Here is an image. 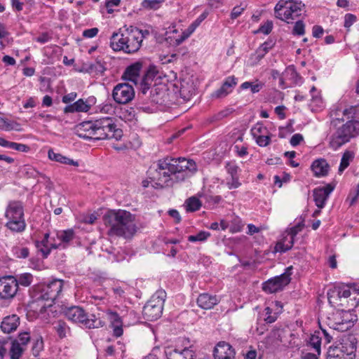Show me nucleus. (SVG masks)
I'll return each instance as SVG.
<instances>
[{
    "instance_id": "1",
    "label": "nucleus",
    "mask_w": 359,
    "mask_h": 359,
    "mask_svg": "<svg viewBox=\"0 0 359 359\" xmlns=\"http://www.w3.org/2000/svg\"><path fill=\"white\" fill-rule=\"evenodd\" d=\"M196 170V163L193 160L166 157L154 163L148 172L150 179L158 187L165 188L173 185L174 177L177 180L183 181L188 176V172H194Z\"/></svg>"
},
{
    "instance_id": "2",
    "label": "nucleus",
    "mask_w": 359,
    "mask_h": 359,
    "mask_svg": "<svg viewBox=\"0 0 359 359\" xmlns=\"http://www.w3.org/2000/svg\"><path fill=\"white\" fill-rule=\"evenodd\" d=\"M75 130L79 137L85 140H120L123 136V130L117 127L114 119L109 116L82 122L76 126Z\"/></svg>"
},
{
    "instance_id": "3",
    "label": "nucleus",
    "mask_w": 359,
    "mask_h": 359,
    "mask_svg": "<svg viewBox=\"0 0 359 359\" xmlns=\"http://www.w3.org/2000/svg\"><path fill=\"white\" fill-rule=\"evenodd\" d=\"M103 219L104 224L108 227V235L110 236H115L130 239L137 232L135 216L128 211L110 210L104 215Z\"/></svg>"
},
{
    "instance_id": "4",
    "label": "nucleus",
    "mask_w": 359,
    "mask_h": 359,
    "mask_svg": "<svg viewBox=\"0 0 359 359\" xmlns=\"http://www.w3.org/2000/svg\"><path fill=\"white\" fill-rule=\"evenodd\" d=\"M139 29L130 26L120 29L118 32H114L110 38V47L114 51H123L127 54L137 52L142 45L140 44Z\"/></svg>"
},
{
    "instance_id": "5",
    "label": "nucleus",
    "mask_w": 359,
    "mask_h": 359,
    "mask_svg": "<svg viewBox=\"0 0 359 359\" xmlns=\"http://www.w3.org/2000/svg\"><path fill=\"white\" fill-rule=\"evenodd\" d=\"M64 281L54 279L46 283H39L34 285L29 290L30 295L34 302L44 301L49 302L50 306L62 292Z\"/></svg>"
},
{
    "instance_id": "6",
    "label": "nucleus",
    "mask_w": 359,
    "mask_h": 359,
    "mask_svg": "<svg viewBox=\"0 0 359 359\" xmlns=\"http://www.w3.org/2000/svg\"><path fill=\"white\" fill-rule=\"evenodd\" d=\"M4 217L6 220L5 226L11 232L20 233L26 229L27 224L22 202L19 201L8 202Z\"/></svg>"
},
{
    "instance_id": "7",
    "label": "nucleus",
    "mask_w": 359,
    "mask_h": 359,
    "mask_svg": "<svg viewBox=\"0 0 359 359\" xmlns=\"http://www.w3.org/2000/svg\"><path fill=\"white\" fill-rule=\"evenodd\" d=\"M65 317L70 321L80 324L88 329L102 327L105 323L95 315H88L85 310L80 306H71L65 310Z\"/></svg>"
},
{
    "instance_id": "8",
    "label": "nucleus",
    "mask_w": 359,
    "mask_h": 359,
    "mask_svg": "<svg viewBox=\"0 0 359 359\" xmlns=\"http://www.w3.org/2000/svg\"><path fill=\"white\" fill-rule=\"evenodd\" d=\"M356 341L351 337H344L330 346L326 359H355Z\"/></svg>"
},
{
    "instance_id": "9",
    "label": "nucleus",
    "mask_w": 359,
    "mask_h": 359,
    "mask_svg": "<svg viewBox=\"0 0 359 359\" xmlns=\"http://www.w3.org/2000/svg\"><path fill=\"white\" fill-rule=\"evenodd\" d=\"M304 4L293 0H280L274 8L276 18L290 23L301 15Z\"/></svg>"
},
{
    "instance_id": "10",
    "label": "nucleus",
    "mask_w": 359,
    "mask_h": 359,
    "mask_svg": "<svg viewBox=\"0 0 359 359\" xmlns=\"http://www.w3.org/2000/svg\"><path fill=\"white\" fill-rule=\"evenodd\" d=\"M359 135V121L351 120L338 128L332 135L331 146L337 149Z\"/></svg>"
},
{
    "instance_id": "11",
    "label": "nucleus",
    "mask_w": 359,
    "mask_h": 359,
    "mask_svg": "<svg viewBox=\"0 0 359 359\" xmlns=\"http://www.w3.org/2000/svg\"><path fill=\"white\" fill-rule=\"evenodd\" d=\"M164 297L165 292L163 291H158L152 296L143 307L142 313L144 318L153 321L161 316L165 302Z\"/></svg>"
},
{
    "instance_id": "12",
    "label": "nucleus",
    "mask_w": 359,
    "mask_h": 359,
    "mask_svg": "<svg viewBox=\"0 0 359 359\" xmlns=\"http://www.w3.org/2000/svg\"><path fill=\"white\" fill-rule=\"evenodd\" d=\"M292 266L286 268L285 271L280 276L269 279L263 283L262 289L268 293H276L282 290L291 281Z\"/></svg>"
},
{
    "instance_id": "13",
    "label": "nucleus",
    "mask_w": 359,
    "mask_h": 359,
    "mask_svg": "<svg viewBox=\"0 0 359 359\" xmlns=\"http://www.w3.org/2000/svg\"><path fill=\"white\" fill-rule=\"evenodd\" d=\"M114 100L121 104L130 102L135 97V90L128 83H118L112 91Z\"/></svg>"
},
{
    "instance_id": "14",
    "label": "nucleus",
    "mask_w": 359,
    "mask_h": 359,
    "mask_svg": "<svg viewBox=\"0 0 359 359\" xmlns=\"http://www.w3.org/2000/svg\"><path fill=\"white\" fill-rule=\"evenodd\" d=\"M15 277L6 276L0 278V299L11 300L18 292Z\"/></svg>"
},
{
    "instance_id": "15",
    "label": "nucleus",
    "mask_w": 359,
    "mask_h": 359,
    "mask_svg": "<svg viewBox=\"0 0 359 359\" xmlns=\"http://www.w3.org/2000/svg\"><path fill=\"white\" fill-rule=\"evenodd\" d=\"M334 189V185L327 184L323 187H318L313 189V196L316 205L318 208H323L330 194Z\"/></svg>"
},
{
    "instance_id": "16",
    "label": "nucleus",
    "mask_w": 359,
    "mask_h": 359,
    "mask_svg": "<svg viewBox=\"0 0 359 359\" xmlns=\"http://www.w3.org/2000/svg\"><path fill=\"white\" fill-rule=\"evenodd\" d=\"M168 359H195V353L191 347L172 348L168 347L165 350Z\"/></svg>"
},
{
    "instance_id": "17",
    "label": "nucleus",
    "mask_w": 359,
    "mask_h": 359,
    "mask_svg": "<svg viewBox=\"0 0 359 359\" xmlns=\"http://www.w3.org/2000/svg\"><path fill=\"white\" fill-rule=\"evenodd\" d=\"M215 359H234L235 351L225 341L219 342L214 350Z\"/></svg>"
},
{
    "instance_id": "18",
    "label": "nucleus",
    "mask_w": 359,
    "mask_h": 359,
    "mask_svg": "<svg viewBox=\"0 0 359 359\" xmlns=\"http://www.w3.org/2000/svg\"><path fill=\"white\" fill-rule=\"evenodd\" d=\"M357 320V316L350 311H344L340 313V317L335 322V330L344 331L348 330Z\"/></svg>"
},
{
    "instance_id": "19",
    "label": "nucleus",
    "mask_w": 359,
    "mask_h": 359,
    "mask_svg": "<svg viewBox=\"0 0 359 359\" xmlns=\"http://www.w3.org/2000/svg\"><path fill=\"white\" fill-rule=\"evenodd\" d=\"M237 84V79L232 76L227 77L222 86L212 94L213 98H222L230 93Z\"/></svg>"
},
{
    "instance_id": "20",
    "label": "nucleus",
    "mask_w": 359,
    "mask_h": 359,
    "mask_svg": "<svg viewBox=\"0 0 359 359\" xmlns=\"http://www.w3.org/2000/svg\"><path fill=\"white\" fill-rule=\"evenodd\" d=\"M220 302V299L215 294L202 293L197 298V304L203 309H211Z\"/></svg>"
},
{
    "instance_id": "21",
    "label": "nucleus",
    "mask_w": 359,
    "mask_h": 359,
    "mask_svg": "<svg viewBox=\"0 0 359 359\" xmlns=\"http://www.w3.org/2000/svg\"><path fill=\"white\" fill-rule=\"evenodd\" d=\"M330 168L329 163L325 158L316 159L311 165V169L316 177L327 176L329 173Z\"/></svg>"
},
{
    "instance_id": "22",
    "label": "nucleus",
    "mask_w": 359,
    "mask_h": 359,
    "mask_svg": "<svg viewBox=\"0 0 359 359\" xmlns=\"http://www.w3.org/2000/svg\"><path fill=\"white\" fill-rule=\"evenodd\" d=\"M20 318L16 314H12L4 318L1 324V329L4 333H11L18 328L20 325Z\"/></svg>"
},
{
    "instance_id": "23",
    "label": "nucleus",
    "mask_w": 359,
    "mask_h": 359,
    "mask_svg": "<svg viewBox=\"0 0 359 359\" xmlns=\"http://www.w3.org/2000/svg\"><path fill=\"white\" fill-rule=\"evenodd\" d=\"M94 98L89 99L88 101H84L83 99H79L74 103L66 106L64 109V112L74 113V112H87L90 109V104L88 102L93 101Z\"/></svg>"
},
{
    "instance_id": "24",
    "label": "nucleus",
    "mask_w": 359,
    "mask_h": 359,
    "mask_svg": "<svg viewBox=\"0 0 359 359\" xmlns=\"http://www.w3.org/2000/svg\"><path fill=\"white\" fill-rule=\"evenodd\" d=\"M142 67L141 62L132 64L126 69L123 77L126 80L137 83Z\"/></svg>"
},
{
    "instance_id": "25",
    "label": "nucleus",
    "mask_w": 359,
    "mask_h": 359,
    "mask_svg": "<svg viewBox=\"0 0 359 359\" xmlns=\"http://www.w3.org/2000/svg\"><path fill=\"white\" fill-rule=\"evenodd\" d=\"M57 238L60 243L57 245L59 247L65 248L67 245L75 238V233L73 229H67L59 231L57 233Z\"/></svg>"
},
{
    "instance_id": "26",
    "label": "nucleus",
    "mask_w": 359,
    "mask_h": 359,
    "mask_svg": "<svg viewBox=\"0 0 359 359\" xmlns=\"http://www.w3.org/2000/svg\"><path fill=\"white\" fill-rule=\"evenodd\" d=\"M48 156L51 161H54L63 164L72 165L74 166L79 165L77 161H74L73 159H70L67 156L62 155L61 154L55 153L51 149L48 150Z\"/></svg>"
},
{
    "instance_id": "27",
    "label": "nucleus",
    "mask_w": 359,
    "mask_h": 359,
    "mask_svg": "<svg viewBox=\"0 0 359 359\" xmlns=\"http://www.w3.org/2000/svg\"><path fill=\"white\" fill-rule=\"evenodd\" d=\"M322 336L320 331H315L311 334L308 341V344L313 348L318 355L321 353Z\"/></svg>"
},
{
    "instance_id": "28",
    "label": "nucleus",
    "mask_w": 359,
    "mask_h": 359,
    "mask_svg": "<svg viewBox=\"0 0 359 359\" xmlns=\"http://www.w3.org/2000/svg\"><path fill=\"white\" fill-rule=\"evenodd\" d=\"M294 242V238L287 234V236H284L281 241L276 244L275 248L276 251L285 252L292 248Z\"/></svg>"
},
{
    "instance_id": "29",
    "label": "nucleus",
    "mask_w": 359,
    "mask_h": 359,
    "mask_svg": "<svg viewBox=\"0 0 359 359\" xmlns=\"http://www.w3.org/2000/svg\"><path fill=\"white\" fill-rule=\"evenodd\" d=\"M25 348L20 344L18 340H12L11 346L9 350V355L11 359H20Z\"/></svg>"
},
{
    "instance_id": "30",
    "label": "nucleus",
    "mask_w": 359,
    "mask_h": 359,
    "mask_svg": "<svg viewBox=\"0 0 359 359\" xmlns=\"http://www.w3.org/2000/svg\"><path fill=\"white\" fill-rule=\"evenodd\" d=\"M14 277L18 289L19 288V286L29 287L31 285L34 280V276L30 273H23Z\"/></svg>"
},
{
    "instance_id": "31",
    "label": "nucleus",
    "mask_w": 359,
    "mask_h": 359,
    "mask_svg": "<svg viewBox=\"0 0 359 359\" xmlns=\"http://www.w3.org/2000/svg\"><path fill=\"white\" fill-rule=\"evenodd\" d=\"M53 329L60 339L66 337L67 334L70 331L69 327L62 320L55 322Z\"/></svg>"
},
{
    "instance_id": "32",
    "label": "nucleus",
    "mask_w": 359,
    "mask_h": 359,
    "mask_svg": "<svg viewBox=\"0 0 359 359\" xmlns=\"http://www.w3.org/2000/svg\"><path fill=\"white\" fill-rule=\"evenodd\" d=\"M184 205L187 212H195L201 208L202 203L197 197L191 196L186 200Z\"/></svg>"
},
{
    "instance_id": "33",
    "label": "nucleus",
    "mask_w": 359,
    "mask_h": 359,
    "mask_svg": "<svg viewBox=\"0 0 359 359\" xmlns=\"http://www.w3.org/2000/svg\"><path fill=\"white\" fill-rule=\"evenodd\" d=\"M106 70L105 62L102 60H97L95 62L91 63L88 66V72L90 73L102 74Z\"/></svg>"
},
{
    "instance_id": "34",
    "label": "nucleus",
    "mask_w": 359,
    "mask_h": 359,
    "mask_svg": "<svg viewBox=\"0 0 359 359\" xmlns=\"http://www.w3.org/2000/svg\"><path fill=\"white\" fill-rule=\"evenodd\" d=\"M263 86L264 83L261 82L253 83L250 81H245L241 85L240 88L242 90H246L250 88V91L252 93H256L259 92L261 89L263 88Z\"/></svg>"
},
{
    "instance_id": "35",
    "label": "nucleus",
    "mask_w": 359,
    "mask_h": 359,
    "mask_svg": "<svg viewBox=\"0 0 359 359\" xmlns=\"http://www.w3.org/2000/svg\"><path fill=\"white\" fill-rule=\"evenodd\" d=\"M210 236V233L208 231H201L196 235H191L188 236V241L189 242H203L206 241Z\"/></svg>"
},
{
    "instance_id": "36",
    "label": "nucleus",
    "mask_w": 359,
    "mask_h": 359,
    "mask_svg": "<svg viewBox=\"0 0 359 359\" xmlns=\"http://www.w3.org/2000/svg\"><path fill=\"white\" fill-rule=\"evenodd\" d=\"M352 158L353 155L351 152L346 151L344 153L339 167V172H342L349 165L350 161Z\"/></svg>"
},
{
    "instance_id": "37",
    "label": "nucleus",
    "mask_w": 359,
    "mask_h": 359,
    "mask_svg": "<svg viewBox=\"0 0 359 359\" xmlns=\"http://www.w3.org/2000/svg\"><path fill=\"white\" fill-rule=\"evenodd\" d=\"M339 294H340V291L339 290L338 287H334L332 289H330L327 291V294L329 303L331 304H335L336 303L335 301L340 299Z\"/></svg>"
},
{
    "instance_id": "38",
    "label": "nucleus",
    "mask_w": 359,
    "mask_h": 359,
    "mask_svg": "<svg viewBox=\"0 0 359 359\" xmlns=\"http://www.w3.org/2000/svg\"><path fill=\"white\" fill-rule=\"evenodd\" d=\"M199 196L205 200V203L209 205L218 204L221 201L222 198L220 196H212L207 194H199Z\"/></svg>"
},
{
    "instance_id": "39",
    "label": "nucleus",
    "mask_w": 359,
    "mask_h": 359,
    "mask_svg": "<svg viewBox=\"0 0 359 359\" xmlns=\"http://www.w3.org/2000/svg\"><path fill=\"white\" fill-rule=\"evenodd\" d=\"M359 197V184L355 189L350 191V193L346 200L348 203L349 206L353 205Z\"/></svg>"
},
{
    "instance_id": "40",
    "label": "nucleus",
    "mask_w": 359,
    "mask_h": 359,
    "mask_svg": "<svg viewBox=\"0 0 359 359\" xmlns=\"http://www.w3.org/2000/svg\"><path fill=\"white\" fill-rule=\"evenodd\" d=\"M164 1L165 0H144L142 2V6L144 8L157 9Z\"/></svg>"
},
{
    "instance_id": "41",
    "label": "nucleus",
    "mask_w": 359,
    "mask_h": 359,
    "mask_svg": "<svg viewBox=\"0 0 359 359\" xmlns=\"http://www.w3.org/2000/svg\"><path fill=\"white\" fill-rule=\"evenodd\" d=\"M208 13L205 11L187 28L189 33H193L195 29L208 17Z\"/></svg>"
},
{
    "instance_id": "42",
    "label": "nucleus",
    "mask_w": 359,
    "mask_h": 359,
    "mask_svg": "<svg viewBox=\"0 0 359 359\" xmlns=\"http://www.w3.org/2000/svg\"><path fill=\"white\" fill-rule=\"evenodd\" d=\"M43 348V341L41 337L38 338L34 343L32 346V354L34 356L39 355L41 351Z\"/></svg>"
},
{
    "instance_id": "43",
    "label": "nucleus",
    "mask_w": 359,
    "mask_h": 359,
    "mask_svg": "<svg viewBox=\"0 0 359 359\" xmlns=\"http://www.w3.org/2000/svg\"><path fill=\"white\" fill-rule=\"evenodd\" d=\"M245 8L246 6H243L242 4L239 6L233 7L230 14L231 19L235 20L238 18L244 12Z\"/></svg>"
},
{
    "instance_id": "44",
    "label": "nucleus",
    "mask_w": 359,
    "mask_h": 359,
    "mask_svg": "<svg viewBox=\"0 0 359 359\" xmlns=\"http://www.w3.org/2000/svg\"><path fill=\"white\" fill-rule=\"evenodd\" d=\"M305 33V25L302 20H298L296 22L293 30L292 34L297 35H303Z\"/></svg>"
},
{
    "instance_id": "45",
    "label": "nucleus",
    "mask_w": 359,
    "mask_h": 359,
    "mask_svg": "<svg viewBox=\"0 0 359 359\" xmlns=\"http://www.w3.org/2000/svg\"><path fill=\"white\" fill-rule=\"evenodd\" d=\"M15 340H18L20 344H21L22 347L25 348L30 341L29 333L27 332H21L19 334L18 339H15Z\"/></svg>"
},
{
    "instance_id": "46",
    "label": "nucleus",
    "mask_w": 359,
    "mask_h": 359,
    "mask_svg": "<svg viewBox=\"0 0 359 359\" xmlns=\"http://www.w3.org/2000/svg\"><path fill=\"white\" fill-rule=\"evenodd\" d=\"M356 16L352 13H347L344 16V27L347 29L350 28L356 21Z\"/></svg>"
},
{
    "instance_id": "47",
    "label": "nucleus",
    "mask_w": 359,
    "mask_h": 359,
    "mask_svg": "<svg viewBox=\"0 0 359 359\" xmlns=\"http://www.w3.org/2000/svg\"><path fill=\"white\" fill-rule=\"evenodd\" d=\"M42 253L43 257L44 258H46L48 255L50 253V250L52 248L56 249L58 248V246L55 243H50V246H41V247H36Z\"/></svg>"
},
{
    "instance_id": "48",
    "label": "nucleus",
    "mask_w": 359,
    "mask_h": 359,
    "mask_svg": "<svg viewBox=\"0 0 359 359\" xmlns=\"http://www.w3.org/2000/svg\"><path fill=\"white\" fill-rule=\"evenodd\" d=\"M264 313H265V318L264 320L266 323H272L276 320L277 317L275 315H273V316L271 315L272 309L270 307H269V306L266 307L264 309Z\"/></svg>"
},
{
    "instance_id": "49",
    "label": "nucleus",
    "mask_w": 359,
    "mask_h": 359,
    "mask_svg": "<svg viewBox=\"0 0 359 359\" xmlns=\"http://www.w3.org/2000/svg\"><path fill=\"white\" fill-rule=\"evenodd\" d=\"M270 142L271 137L269 135H258L256 138V142L260 147H266Z\"/></svg>"
},
{
    "instance_id": "50",
    "label": "nucleus",
    "mask_w": 359,
    "mask_h": 359,
    "mask_svg": "<svg viewBox=\"0 0 359 359\" xmlns=\"http://www.w3.org/2000/svg\"><path fill=\"white\" fill-rule=\"evenodd\" d=\"M238 177H231V180L226 182V185L229 189H236L241 186Z\"/></svg>"
},
{
    "instance_id": "51",
    "label": "nucleus",
    "mask_w": 359,
    "mask_h": 359,
    "mask_svg": "<svg viewBox=\"0 0 359 359\" xmlns=\"http://www.w3.org/2000/svg\"><path fill=\"white\" fill-rule=\"evenodd\" d=\"M303 140H304V137H303L302 135H301L299 133H296L292 136L290 142L292 146L296 147V146L299 145L301 143V142L303 141Z\"/></svg>"
},
{
    "instance_id": "52",
    "label": "nucleus",
    "mask_w": 359,
    "mask_h": 359,
    "mask_svg": "<svg viewBox=\"0 0 359 359\" xmlns=\"http://www.w3.org/2000/svg\"><path fill=\"white\" fill-rule=\"evenodd\" d=\"M273 28V24L271 22H267L264 25H262L259 27V32L264 34H269Z\"/></svg>"
},
{
    "instance_id": "53",
    "label": "nucleus",
    "mask_w": 359,
    "mask_h": 359,
    "mask_svg": "<svg viewBox=\"0 0 359 359\" xmlns=\"http://www.w3.org/2000/svg\"><path fill=\"white\" fill-rule=\"evenodd\" d=\"M99 32V29L96 27L88 29L83 31V36L86 38H93Z\"/></svg>"
},
{
    "instance_id": "54",
    "label": "nucleus",
    "mask_w": 359,
    "mask_h": 359,
    "mask_svg": "<svg viewBox=\"0 0 359 359\" xmlns=\"http://www.w3.org/2000/svg\"><path fill=\"white\" fill-rule=\"evenodd\" d=\"M17 257L25 259L29 256V250L27 248H18L16 250Z\"/></svg>"
},
{
    "instance_id": "55",
    "label": "nucleus",
    "mask_w": 359,
    "mask_h": 359,
    "mask_svg": "<svg viewBox=\"0 0 359 359\" xmlns=\"http://www.w3.org/2000/svg\"><path fill=\"white\" fill-rule=\"evenodd\" d=\"M13 149L22 152H27L29 151V147L24 144L14 142Z\"/></svg>"
},
{
    "instance_id": "56",
    "label": "nucleus",
    "mask_w": 359,
    "mask_h": 359,
    "mask_svg": "<svg viewBox=\"0 0 359 359\" xmlns=\"http://www.w3.org/2000/svg\"><path fill=\"white\" fill-rule=\"evenodd\" d=\"M11 6L16 11H21L23 9V2L20 0H11Z\"/></svg>"
},
{
    "instance_id": "57",
    "label": "nucleus",
    "mask_w": 359,
    "mask_h": 359,
    "mask_svg": "<svg viewBox=\"0 0 359 359\" xmlns=\"http://www.w3.org/2000/svg\"><path fill=\"white\" fill-rule=\"evenodd\" d=\"M339 290L340 291L339 299L348 298L351 296L350 289L346 288L345 286H338Z\"/></svg>"
},
{
    "instance_id": "58",
    "label": "nucleus",
    "mask_w": 359,
    "mask_h": 359,
    "mask_svg": "<svg viewBox=\"0 0 359 359\" xmlns=\"http://www.w3.org/2000/svg\"><path fill=\"white\" fill-rule=\"evenodd\" d=\"M323 32H324V30L321 26L315 25L313 27L312 34H313V37H315V38L321 37L323 34Z\"/></svg>"
},
{
    "instance_id": "59",
    "label": "nucleus",
    "mask_w": 359,
    "mask_h": 359,
    "mask_svg": "<svg viewBox=\"0 0 359 359\" xmlns=\"http://www.w3.org/2000/svg\"><path fill=\"white\" fill-rule=\"evenodd\" d=\"M76 96H77V93L72 92V93H68V94L64 95L62 97V100L64 103H69V102L74 100L76 99Z\"/></svg>"
},
{
    "instance_id": "60",
    "label": "nucleus",
    "mask_w": 359,
    "mask_h": 359,
    "mask_svg": "<svg viewBox=\"0 0 359 359\" xmlns=\"http://www.w3.org/2000/svg\"><path fill=\"white\" fill-rule=\"evenodd\" d=\"M285 72L287 74H290V76L292 79H296L295 82H297V79H298L299 80L301 79V77L299 76V75L298 74V73L296 72L295 69L293 67H288L286 69Z\"/></svg>"
},
{
    "instance_id": "61",
    "label": "nucleus",
    "mask_w": 359,
    "mask_h": 359,
    "mask_svg": "<svg viewBox=\"0 0 359 359\" xmlns=\"http://www.w3.org/2000/svg\"><path fill=\"white\" fill-rule=\"evenodd\" d=\"M49 236L48 233H45L42 241L36 242V247L49 246Z\"/></svg>"
},
{
    "instance_id": "62",
    "label": "nucleus",
    "mask_w": 359,
    "mask_h": 359,
    "mask_svg": "<svg viewBox=\"0 0 359 359\" xmlns=\"http://www.w3.org/2000/svg\"><path fill=\"white\" fill-rule=\"evenodd\" d=\"M8 339L0 340V359H3L6 353V345L8 344Z\"/></svg>"
},
{
    "instance_id": "63",
    "label": "nucleus",
    "mask_w": 359,
    "mask_h": 359,
    "mask_svg": "<svg viewBox=\"0 0 359 359\" xmlns=\"http://www.w3.org/2000/svg\"><path fill=\"white\" fill-rule=\"evenodd\" d=\"M192 33H189V30L188 29L184 31L182 34L176 39V44L180 45L182 43L185 39H187Z\"/></svg>"
},
{
    "instance_id": "64",
    "label": "nucleus",
    "mask_w": 359,
    "mask_h": 359,
    "mask_svg": "<svg viewBox=\"0 0 359 359\" xmlns=\"http://www.w3.org/2000/svg\"><path fill=\"white\" fill-rule=\"evenodd\" d=\"M50 39V37L47 33H43L36 39V41L41 43H45Z\"/></svg>"
}]
</instances>
